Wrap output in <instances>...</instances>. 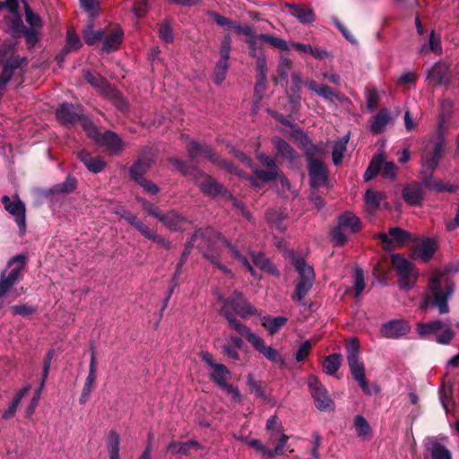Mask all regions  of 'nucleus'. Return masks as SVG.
Returning <instances> with one entry per match:
<instances>
[{
    "instance_id": "nucleus-35",
    "label": "nucleus",
    "mask_w": 459,
    "mask_h": 459,
    "mask_svg": "<svg viewBox=\"0 0 459 459\" xmlns=\"http://www.w3.org/2000/svg\"><path fill=\"white\" fill-rule=\"evenodd\" d=\"M342 357L340 353H333L325 357L323 361L325 372L329 376H333L340 368Z\"/></svg>"
},
{
    "instance_id": "nucleus-19",
    "label": "nucleus",
    "mask_w": 459,
    "mask_h": 459,
    "mask_svg": "<svg viewBox=\"0 0 459 459\" xmlns=\"http://www.w3.org/2000/svg\"><path fill=\"white\" fill-rule=\"evenodd\" d=\"M124 31L118 25H115L103 30L101 40L103 41L102 49L106 52L117 50L122 43Z\"/></svg>"
},
{
    "instance_id": "nucleus-24",
    "label": "nucleus",
    "mask_w": 459,
    "mask_h": 459,
    "mask_svg": "<svg viewBox=\"0 0 459 459\" xmlns=\"http://www.w3.org/2000/svg\"><path fill=\"white\" fill-rule=\"evenodd\" d=\"M84 78L86 81L92 85L97 91H99L101 94L108 97H116L117 92L113 91L108 82L101 77L98 74H93L91 72L84 73Z\"/></svg>"
},
{
    "instance_id": "nucleus-40",
    "label": "nucleus",
    "mask_w": 459,
    "mask_h": 459,
    "mask_svg": "<svg viewBox=\"0 0 459 459\" xmlns=\"http://www.w3.org/2000/svg\"><path fill=\"white\" fill-rule=\"evenodd\" d=\"M30 389H31L30 385H28L24 386L22 389H21L14 395V397L13 398V401L11 402L8 409L6 411H4V413H3L2 417L4 419L8 420V419L13 417V415L16 412L17 407L20 404L22 399L24 397V395H26L30 392Z\"/></svg>"
},
{
    "instance_id": "nucleus-48",
    "label": "nucleus",
    "mask_w": 459,
    "mask_h": 459,
    "mask_svg": "<svg viewBox=\"0 0 459 459\" xmlns=\"http://www.w3.org/2000/svg\"><path fill=\"white\" fill-rule=\"evenodd\" d=\"M26 261L27 260H10L8 263V267L12 266L13 262L19 263L14 268L11 269L8 274L5 275V278L15 284L22 278Z\"/></svg>"
},
{
    "instance_id": "nucleus-23",
    "label": "nucleus",
    "mask_w": 459,
    "mask_h": 459,
    "mask_svg": "<svg viewBox=\"0 0 459 459\" xmlns=\"http://www.w3.org/2000/svg\"><path fill=\"white\" fill-rule=\"evenodd\" d=\"M242 262L243 266L248 270L255 278L260 279L261 276L256 273L253 265L273 276L280 275L279 270L272 260H242Z\"/></svg>"
},
{
    "instance_id": "nucleus-34",
    "label": "nucleus",
    "mask_w": 459,
    "mask_h": 459,
    "mask_svg": "<svg viewBox=\"0 0 459 459\" xmlns=\"http://www.w3.org/2000/svg\"><path fill=\"white\" fill-rule=\"evenodd\" d=\"M350 134L344 135L342 139H339L333 143L332 151L333 162L335 165H339L343 159L344 152H346V145L349 142Z\"/></svg>"
},
{
    "instance_id": "nucleus-45",
    "label": "nucleus",
    "mask_w": 459,
    "mask_h": 459,
    "mask_svg": "<svg viewBox=\"0 0 459 459\" xmlns=\"http://www.w3.org/2000/svg\"><path fill=\"white\" fill-rule=\"evenodd\" d=\"M437 249V242L431 238H425L417 245L420 258H431Z\"/></svg>"
},
{
    "instance_id": "nucleus-11",
    "label": "nucleus",
    "mask_w": 459,
    "mask_h": 459,
    "mask_svg": "<svg viewBox=\"0 0 459 459\" xmlns=\"http://www.w3.org/2000/svg\"><path fill=\"white\" fill-rule=\"evenodd\" d=\"M2 203L4 209L14 218L21 235H24L26 232L25 204L17 195L12 197L4 195L2 197Z\"/></svg>"
},
{
    "instance_id": "nucleus-4",
    "label": "nucleus",
    "mask_w": 459,
    "mask_h": 459,
    "mask_svg": "<svg viewBox=\"0 0 459 459\" xmlns=\"http://www.w3.org/2000/svg\"><path fill=\"white\" fill-rule=\"evenodd\" d=\"M417 332L422 339H430L431 335H435L434 341L443 345L449 344L455 336L453 329L439 319L419 323Z\"/></svg>"
},
{
    "instance_id": "nucleus-55",
    "label": "nucleus",
    "mask_w": 459,
    "mask_h": 459,
    "mask_svg": "<svg viewBox=\"0 0 459 459\" xmlns=\"http://www.w3.org/2000/svg\"><path fill=\"white\" fill-rule=\"evenodd\" d=\"M228 68L229 62H226L224 60H219L217 62L213 74V80L215 83L220 84L224 81L228 72Z\"/></svg>"
},
{
    "instance_id": "nucleus-51",
    "label": "nucleus",
    "mask_w": 459,
    "mask_h": 459,
    "mask_svg": "<svg viewBox=\"0 0 459 459\" xmlns=\"http://www.w3.org/2000/svg\"><path fill=\"white\" fill-rule=\"evenodd\" d=\"M260 40L270 44L272 47L281 49V50H288L290 48V45L284 39L280 38L269 35V34H260L258 35Z\"/></svg>"
},
{
    "instance_id": "nucleus-14",
    "label": "nucleus",
    "mask_w": 459,
    "mask_h": 459,
    "mask_svg": "<svg viewBox=\"0 0 459 459\" xmlns=\"http://www.w3.org/2000/svg\"><path fill=\"white\" fill-rule=\"evenodd\" d=\"M380 170L382 171V175L388 178L393 179L396 175V166L393 162L385 161L384 157L378 155L372 159L368 168L365 171V180H371Z\"/></svg>"
},
{
    "instance_id": "nucleus-31",
    "label": "nucleus",
    "mask_w": 459,
    "mask_h": 459,
    "mask_svg": "<svg viewBox=\"0 0 459 459\" xmlns=\"http://www.w3.org/2000/svg\"><path fill=\"white\" fill-rule=\"evenodd\" d=\"M287 6L292 10L291 14L301 23H311L315 21V13L311 8L291 4H288Z\"/></svg>"
},
{
    "instance_id": "nucleus-7",
    "label": "nucleus",
    "mask_w": 459,
    "mask_h": 459,
    "mask_svg": "<svg viewBox=\"0 0 459 459\" xmlns=\"http://www.w3.org/2000/svg\"><path fill=\"white\" fill-rule=\"evenodd\" d=\"M295 268L299 273V281L296 284L293 299L301 301L308 293L315 281V273L311 265L307 264L306 260H294Z\"/></svg>"
},
{
    "instance_id": "nucleus-17",
    "label": "nucleus",
    "mask_w": 459,
    "mask_h": 459,
    "mask_svg": "<svg viewBox=\"0 0 459 459\" xmlns=\"http://www.w3.org/2000/svg\"><path fill=\"white\" fill-rule=\"evenodd\" d=\"M411 331V325L404 319H393L381 325L380 333L389 339L401 338Z\"/></svg>"
},
{
    "instance_id": "nucleus-22",
    "label": "nucleus",
    "mask_w": 459,
    "mask_h": 459,
    "mask_svg": "<svg viewBox=\"0 0 459 459\" xmlns=\"http://www.w3.org/2000/svg\"><path fill=\"white\" fill-rule=\"evenodd\" d=\"M90 350L91 351V360H90V365H89V373L86 377L81 396L79 398V403L81 404H84L88 401L89 394L92 390L93 384L96 379V364H97V362H96L94 346L92 344H91Z\"/></svg>"
},
{
    "instance_id": "nucleus-50",
    "label": "nucleus",
    "mask_w": 459,
    "mask_h": 459,
    "mask_svg": "<svg viewBox=\"0 0 459 459\" xmlns=\"http://www.w3.org/2000/svg\"><path fill=\"white\" fill-rule=\"evenodd\" d=\"M107 446L108 455H119L120 452V437L116 430H110L108 432Z\"/></svg>"
},
{
    "instance_id": "nucleus-33",
    "label": "nucleus",
    "mask_w": 459,
    "mask_h": 459,
    "mask_svg": "<svg viewBox=\"0 0 459 459\" xmlns=\"http://www.w3.org/2000/svg\"><path fill=\"white\" fill-rule=\"evenodd\" d=\"M390 121L386 109H381L371 120L370 129L375 134L382 133Z\"/></svg>"
},
{
    "instance_id": "nucleus-59",
    "label": "nucleus",
    "mask_w": 459,
    "mask_h": 459,
    "mask_svg": "<svg viewBox=\"0 0 459 459\" xmlns=\"http://www.w3.org/2000/svg\"><path fill=\"white\" fill-rule=\"evenodd\" d=\"M247 384L249 386L250 393H255L258 397L264 398L265 392L261 383L255 381L251 374L247 376Z\"/></svg>"
},
{
    "instance_id": "nucleus-47",
    "label": "nucleus",
    "mask_w": 459,
    "mask_h": 459,
    "mask_svg": "<svg viewBox=\"0 0 459 459\" xmlns=\"http://www.w3.org/2000/svg\"><path fill=\"white\" fill-rule=\"evenodd\" d=\"M353 278H354V290H355V297H359L362 291L364 290L365 284V277L364 271L358 264L355 265L353 271Z\"/></svg>"
},
{
    "instance_id": "nucleus-29",
    "label": "nucleus",
    "mask_w": 459,
    "mask_h": 459,
    "mask_svg": "<svg viewBox=\"0 0 459 459\" xmlns=\"http://www.w3.org/2000/svg\"><path fill=\"white\" fill-rule=\"evenodd\" d=\"M19 65L16 59H10L3 65L2 72L0 73V96L12 79L14 71L19 67Z\"/></svg>"
},
{
    "instance_id": "nucleus-38",
    "label": "nucleus",
    "mask_w": 459,
    "mask_h": 459,
    "mask_svg": "<svg viewBox=\"0 0 459 459\" xmlns=\"http://www.w3.org/2000/svg\"><path fill=\"white\" fill-rule=\"evenodd\" d=\"M191 447L200 448L201 446L196 440L186 442L171 441L168 446V450L172 454L188 455Z\"/></svg>"
},
{
    "instance_id": "nucleus-2",
    "label": "nucleus",
    "mask_w": 459,
    "mask_h": 459,
    "mask_svg": "<svg viewBox=\"0 0 459 459\" xmlns=\"http://www.w3.org/2000/svg\"><path fill=\"white\" fill-rule=\"evenodd\" d=\"M220 313L227 320L230 328L234 329L243 336L251 329L238 320L236 316L247 319L251 316L257 315L258 311L251 306L241 292L235 290L224 300Z\"/></svg>"
},
{
    "instance_id": "nucleus-43",
    "label": "nucleus",
    "mask_w": 459,
    "mask_h": 459,
    "mask_svg": "<svg viewBox=\"0 0 459 459\" xmlns=\"http://www.w3.org/2000/svg\"><path fill=\"white\" fill-rule=\"evenodd\" d=\"M273 142L280 156L290 161L294 160L295 152L289 143L278 137H274Z\"/></svg>"
},
{
    "instance_id": "nucleus-18",
    "label": "nucleus",
    "mask_w": 459,
    "mask_h": 459,
    "mask_svg": "<svg viewBox=\"0 0 459 459\" xmlns=\"http://www.w3.org/2000/svg\"><path fill=\"white\" fill-rule=\"evenodd\" d=\"M409 233L398 227L390 229L389 234L380 233L377 236V238L383 247L389 250L396 246L403 245L409 239Z\"/></svg>"
},
{
    "instance_id": "nucleus-8",
    "label": "nucleus",
    "mask_w": 459,
    "mask_h": 459,
    "mask_svg": "<svg viewBox=\"0 0 459 459\" xmlns=\"http://www.w3.org/2000/svg\"><path fill=\"white\" fill-rule=\"evenodd\" d=\"M83 129L99 145L106 147L108 151L118 152L122 150L123 143L117 134L110 131L100 134L89 119L83 120Z\"/></svg>"
},
{
    "instance_id": "nucleus-1",
    "label": "nucleus",
    "mask_w": 459,
    "mask_h": 459,
    "mask_svg": "<svg viewBox=\"0 0 459 459\" xmlns=\"http://www.w3.org/2000/svg\"><path fill=\"white\" fill-rule=\"evenodd\" d=\"M458 269H453L447 266L443 271H437L429 279L428 283V292L426 293L420 307L437 308L439 314H447L449 312L448 300L452 298L455 291V283L447 277L452 272H457Z\"/></svg>"
},
{
    "instance_id": "nucleus-27",
    "label": "nucleus",
    "mask_w": 459,
    "mask_h": 459,
    "mask_svg": "<svg viewBox=\"0 0 459 459\" xmlns=\"http://www.w3.org/2000/svg\"><path fill=\"white\" fill-rule=\"evenodd\" d=\"M196 175H200V178L197 179L200 188L210 195H215L221 192L222 186L211 177L204 174L200 171H195Z\"/></svg>"
},
{
    "instance_id": "nucleus-63",
    "label": "nucleus",
    "mask_w": 459,
    "mask_h": 459,
    "mask_svg": "<svg viewBox=\"0 0 459 459\" xmlns=\"http://www.w3.org/2000/svg\"><path fill=\"white\" fill-rule=\"evenodd\" d=\"M292 66V61L287 56H281L278 65V74L283 79H286L288 73Z\"/></svg>"
},
{
    "instance_id": "nucleus-44",
    "label": "nucleus",
    "mask_w": 459,
    "mask_h": 459,
    "mask_svg": "<svg viewBox=\"0 0 459 459\" xmlns=\"http://www.w3.org/2000/svg\"><path fill=\"white\" fill-rule=\"evenodd\" d=\"M137 202L141 204L143 210L148 213L149 215L153 216L154 218L158 219L160 221H168V219L169 217H163V213L160 211V209L150 201H147L143 198L137 197Z\"/></svg>"
},
{
    "instance_id": "nucleus-49",
    "label": "nucleus",
    "mask_w": 459,
    "mask_h": 459,
    "mask_svg": "<svg viewBox=\"0 0 459 459\" xmlns=\"http://www.w3.org/2000/svg\"><path fill=\"white\" fill-rule=\"evenodd\" d=\"M429 51H432L437 54L442 53V46H441L440 38L438 36H436L434 30H432L429 35V44L422 45L420 48L421 53H427Z\"/></svg>"
},
{
    "instance_id": "nucleus-41",
    "label": "nucleus",
    "mask_w": 459,
    "mask_h": 459,
    "mask_svg": "<svg viewBox=\"0 0 459 459\" xmlns=\"http://www.w3.org/2000/svg\"><path fill=\"white\" fill-rule=\"evenodd\" d=\"M422 190L418 186H409L403 188V196L411 205L419 204L422 200Z\"/></svg>"
},
{
    "instance_id": "nucleus-58",
    "label": "nucleus",
    "mask_w": 459,
    "mask_h": 459,
    "mask_svg": "<svg viewBox=\"0 0 459 459\" xmlns=\"http://www.w3.org/2000/svg\"><path fill=\"white\" fill-rule=\"evenodd\" d=\"M13 315H19L22 316H29L37 311L36 307L29 306L27 304H19L11 307Z\"/></svg>"
},
{
    "instance_id": "nucleus-42",
    "label": "nucleus",
    "mask_w": 459,
    "mask_h": 459,
    "mask_svg": "<svg viewBox=\"0 0 459 459\" xmlns=\"http://www.w3.org/2000/svg\"><path fill=\"white\" fill-rule=\"evenodd\" d=\"M163 217H169V219H168L169 222H161L171 230H183L185 225L187 224L188 222L184 217L178 215L177 212L173 211L169 212L166 214L163 213Z\"/></svg>"
},
{
    "instance_id": "nucleus-26",
    "label": "nucleus",
    "mask_w": 459,
    "mask_h": 459,
    "mask_svg": "<svg viewBox=\"0 0 459 459\" xmlns=\"http://www.w3.org/2000/svg\"><path fill=\"white\" fill-rule=\"evenodd\" d=\"M448 66L442 62L436 63L428 72L427 79L433 84H443L446 82Z\"/></svg>"
},
{
    "instance_id": "nucleus-60",
    "label": "nucleus",
    "mask_w": 459,
    "mask_h": 459,
    "mask_svg": "<svg viewBox=\"0 0 459 459\" xmlns=\"http://www.w3.org/2000/svg\"><path fill=\"white\" fill-rule=\"evenodd\" d=\"M246 443L250 447H252L255 450H256L257 452L261 453L263 457H266L267 459H269V455H271L270 449L268 447H266L264 444H262V442L259 439H255V438L246 439Z\"/></svg>"
},
{
    "instance_id": "nucleus-16",
    "label": "nucleus",
    "mask_w": 459,
    "mask_h": 459,
    "mask_svg": "<svg viewBox=\"0 0 459 459\" xmlns=\"http://www.w3.org/2000/svg\"><path fill=\"white\" fill-rule=\"evenodd\" d=\"M247 341L253 345V347L262 353L268 360L272 362L283 363V359L279 354L278 351L273 347L266 346L264 341L252 331L243 335Z\"/></svg>"
},
{
    "instance_id": "nucleus-52",
    "label": "nucleus",
    "mask_w": 459,
    "mask_h": 459,
    "mask_svg": "<svg viewBox=\"0 0 459 459\" xmlns=\"http://www.w3.org/2000/svg\"><path fill=\"white\" fill-rule=\"evenodd\" d=\"M82 42L74 29H69L66 33V44L65 53L77 50L81 48Z\"/></svg>"
},
{
    "instance_id": "nucleus-10",
    "label": "nucleus",
    "mask_w": 459,
    "mask_h": 459,
    "mask_svg": "<svg viewBox=\"0 0 459 459\" xmlns=\"http://www.w3.org/2000/svg\"><path fill=\"white\" fill-rule=\"evenodd\" d=\"M360 229L359 219L352 212H345L339 217L338 224L333 230L332 236L337 245H342L346 242V233H340V230L354 234Z\"/></svg>"
},
{
    "instance_id": "nucleus-36",
    "label": "nucleus",
    "mask_w": 459,
    "mask_h": 459,
    "mask_svg": "<svg viewBox=\"0 0 459 459\" xmlns=\"http://www.w3.org/2000/svg\"><path fill=\"white\" fill-rule=\"evenodd\" d=\"M385 198V195L381 192H376L371 189L367 190L365 194V204L368 212H375L381 201Z\"/></svg>"
},
{
    "instance_id": "nucleus-32",
    "label": "nucleus",
    "mask_w": 459,
    "mask_h": 459,
    "mask_svg": "<svg viewBox=\"0 0 459 459\" xmlns=\"http://www.w3.org/2000/svg\"><path fill=\"white\" fill-rule=\"evenodd\" d=\"M78 158L84 163L86 168L93 173L101 171L105 167V162L100 157H93L86 152H80Z\"/></svg>"
},
{
    "instance_id": "nucleus-6",
    "label": "nucleus",
    "mask_w": 459,
    "mask_h": 459,
    "mask_svg": "<svg viewBox=\"0 0 459 459\" xmlns=\"http://www.w3.org/2000/svg\"><path fill=\"white\" fill-rule=\"evenodd\" d=\"M307 386L316 409L321 411H331L334 410L335 403L333 400L317 377L314 375L308 376Z\"/></svg>"
},
{
    "instance_id": "nucleus-15",
    "label": "nucleus",
    "mask_w": 459,
    "mask_h": 459,
    "mask_svg": "<svg viewBox=\"0 0 459 459\" xmlns=\"http://www.w3.org/2000/svg\"><path fill=\"white\" fill-rule=\"evenodd\" d=\"M123 216L124 219L140 231L144 238L153 241L160 247H167L169 246V242L163 237L159 236L155 230H151L132 212H124Z\"/></svg>"
},
{
    "instance_id": "nucleus-13",
    "label": "nucleus",
    "mask_w": 459,
    "mask_h": 459,
    "mask_svg": "<svg viewBox=\"0 0 459 459\" xmlns=\"http://www.w3.org/2000/svg\"><path fill=\"white\" fill-rule=\"evenodd\" d=\"M152 163V160L142 158L130 168V174L146 192L156 195L160 190L158 186L143 178V174L150 169Z\"/></svg>"
},
{
    "instance_id": "nucleus-57",
    "label": "nucleus",
    "mask_w": 459,
    "mask_h": 459,
    "mask_svg": "<svg viewBox=\"0 0 459 459\" xmlns=\"http://www.w3.org/2000/svg\"><path fill=\"white\" fill-rule=\"evenodd\" d=\"M103 30H94L91 27L87 28L83 32V39L86 44L93 45L99 40H101Z\"/></svg>"
},
{
    "instance_id": "nucleus-37",
    "label": "nucleus",
    "mask_w": 459,
    "mask_h": 459,
    "mask_svg": "<svg viewBox=\"0 0 459 459\" xmlns=\"http://www.w3.org/2000/svg\"><path fill=\"white\" fill-rule=\"evenodd\" d=\"M306 85L310 91H315L318 96L326 100H332L335 97L333 91L325 84L317 83L313 80H307Z\"/></svg>"
},
{
    "instance_id": "nucleus-20",
    "label": "nucleus",
    "mask_w": 459,
    "mask_h": 459,
    "mask_svg": "<svg viewBox=\"0 0 459 459\" xmlns=\"http://www.w3.org/2000/svg\"><path fill=\"white\" fill-rule=\"evenodd\" d=\"M308 173L310 185L313 187H320L325 185L328 178V172L322 161L315 159H309Z\"/></svg>"
},
{
    "instance_id": "nucleus-54",
    "label": "nucleus",
    "mask_w": 459,
    "mask_h": 459,
    "mask_svg": "<svg viewBox=\"0 0 459 459\" xmlns=\"http://www.w3.org/2000/svg\"><path fill=\"white\" fill-rule=\"evenodd\" d=\"M354 427L359 437H366L371 432L369 423L362 415L355 416Z\"/></svg>"
},
{
    "instance_id": "nucleus-56",
    "label": "nucleus",
    "mask_w": 459,
    "mask_h": 459,
    "mask_svg": "<svg viewBox=\"0 0 459 459\" xmlns=\"http://www.w3.org/2000/svg\"><path fill=\"white\" fill-rule=\"evenodd\" d=\"M257 67L259 71V82L256 84L255 91H258V89H263L264 87V81L266 76V59L264 54H261L257 56Z\"/></svg>"
},
{
    "instance_id": "nucleus-5",
    "label": "nucleus",
    "mask_w": 459,
    "mask_h": 459,
    "mask_svg": "<svg viewBox=\"0 0 459 459\" xmlns=\"http://www.w3.org/2000/svg\"><path fill=\"white\" fill-rule=\"evenodd\" d=\"M257 160L261 162L263 166L267 168V171L255 169L254 171V177L249 178L252 186H254L255 187H259L260 185L258 181L264 183L279 178L282 186L290 187V183L288 179L284 176L280 175L278 169L275 165V162L271 157L264 153H257Z\"/></svg>"
},
{
    "instance_id": "nucleus-64",
    "label": "nucleus",
    "mask_w": 459,
    "mask_h": 459,
    "mask_svg": "<svg viewBox=\"0 0 459 459\" xmlns=\"http://www.w3.org/2000/svg\"><path fill=\"white\" fill-rule=\"evenodd\" d=\"M25 19L26 22L33 28H39L42 24L40 17L34 13L28 4H25Z\"/></svg>"
},
{
    "instance_id": "nucleus-28",
    "label": "nucleus",
    "mask_w": 459,
    "mask_h": 459,
    "mask_svg": "<svg viewBox=\"0 0 459 459\" xmlns=\"http://www.w3.org/2000/svg\"><path fill=\"white\" fill-rule=\"evenodd\" d=\"M212 371L209 374L210 379L214 382L220 388L226 385L231 378V372L223 364L214 365Z\"/></svg>"
},
{
    "instance_id": "nucleus-53",
    "label": "nucleus",
    "mask_w": 459,
    "mask_h": 459,
    "mask_svg": "<svg viewBox=\"0 0 459 459\" xmlns=\"http://www.w3.org/2000/svg\"><path fill=\"white\" fill-rule=\"evenodd\" d=\"M430 455L432 459H452L450 451L439 442L432 444Z\"/></svg>"
},
{
    "instance_id": "nucleus-3",
    "label": "nucleus",
    "mask_w": 459,
    "mask_h": 459,
    "mask_svg": "<svg viewBox=\"0 0 459 459\" xmlns=\"http://www.w3.org/2000/svg\"><path fill=\"white\" fill-rule=\"evenodd\" d=\"M444 150V141L440 140L435 144L432 153H427L422 157V171L424 185L436 191H455V187L442 182H433L431 174L438 164L441 153Z\"/></svg>"
},
{
    "instance_id": "nucleus-21",
    "label": "nucleus",
    "mask_w": 459,
    "mask_h": 459,
    "mask_svg": "<svg viewBox=\"0 0 459 459\" xmlns=\"http://www.w3.org/2000/svg\"><path fill=\"white\" fill-rule=\"evenodd\" d=\"M56 118L61 124L65 126H72L76 122H80L82 127L83 120L87 119L80 112H76L72 104L68 103L62 104L56 110Z\"/></svg>"
},
{
    "instance_id": "nucleus-9",
    "label": "nucleus",
    "mask_w": 459,
    "mask_h": 459,
    "mask_svg": "<svg viewBox=\"0 0 459 459\" xmlns=\"http://www.w3.org/2000/svg\"><path fill=\"white\" fill-rule=\"evenodd\" d=\"M398 278V286L402 290L412 289L417 281L419 273L410 260H391Z\"/></svg>"
},
{
    "instance_id": "nucleus-61",
    "label": "nucleus",
    "mask_w": 459,
    "mask_h": 459,
    "mask_svg": "<svg viewBox=\"0 0 459 459\" xmlns=\"http://www.w3.org/2000/svg\"><path fill=\"white\" fill-rule=\"evenodd\" d=\"M311 348L310 341L307 340L303 342L295 353V359L298 362L303 361L309 355Z\"/></svg>"
},
{
    "instance_id": "nucleus-46",
    "label": "nucleus",
    "mask_w": 459,
    "mask_h": 459,
    "mask_svg": "<svg viewBox=\"0 0 459 459\" xmlns=\"http://www.w3.org/2000/svg\"><path fill=\"white\" fill-rule=\"evenodd\" d=\"M182 266H183V260H179V262L177 264V266H176V271L174 273V275L169 282V288L167 291V295L165 297V299H164V303H163V306H162V310H164L166 307H167V305H168V302L169 300L170 299L173 292H174V290L175 288L178 286V277L181 273V271H182Z\"/></svg>"
},
{
    "instance_id": "nucleus-62",
    "label": "nucleus",
    "mask_w": 459,
    "mask_h": 459,
    "mask_svg": "<svg viewBox=\"0 0 459 459\" xmlns=\"http://www.w3.org/2000/svg\"><path fill=\"white\" fill-rule=\"evenodd\" d=\"M152 0H142L134 3L133 7V13L137 18L143 17L148 9L150 8Z\"/></svg>"
},
{
    "instance_id": "nucleus-30",
    "label": "nucleus",
    "mask_w": 459,
    "mask_h": 459,
    "mask_svg": "<svg viewBox=\"0 0 459 459\" xmlns=\"http://www.w3.org/2000/svg\"><path fill=\"white\" fill-rule=\"evenodd\" d=\"M187 152L189 156L193 159L204 156L212 160V161H217L216 155L208 146L201 145L195 141L189 142L187 145Z\"/></svg>"
},
{
    "instance_id": "nucleus-12",
    "label": "nucleus",
    "mask_w": 459,
    "mask_h": 459,
    "mask_svg": "<svg viewBox=\"0 0 459 459\" xmlns=\"http://www.w3.org/2000/svg\"><path fill=\"white\" fill-rule=\"evenodd\" d=\"M347 362L354 380L366 377L365 367L359 360V342L357 338H352L346 346Z\"/></svg>"
},
{
    "instance_id": "nucleus-25",
    "label": "nucleus",
    "mask_w": 459,
    "mask_h": 459,
    "mask_svg": "<svg viewBox=\"0 0 459 459\" xmlns=\"http://www.w3.org/2000/svg\"><path fill=\"white\" fill-rule=\"evenodd\" d=\"M454 113V103L450 100L444 99L440 101V112L438 116L437 132L443 135L447 129V124L450 122Z\"/></svg>"
},
{
    "instance_id": "nucleus-39",
    "label": "nucleus",
    "mask_w": 459,
    "mask_h": 459,
    "mask_svg": "<svg viewBox=\"0 0 459 459\" xmlns=\"http://www.w3.org/2000/svg\"><path fill=\"white\" fill-rule=\"evenodd\" d=\"M288 318L285 316L271 317L264 316L263 319V326L269 332L271 335L275 334L281 327L286 325Z\"/></svg>"
}]
</instances>
